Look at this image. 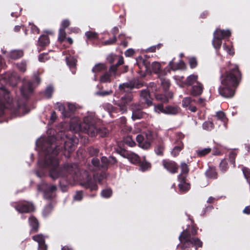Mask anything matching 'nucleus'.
I'll return each instance as SVG.
<instances>
[{"mask_svg":"<svg viewBox=\"0 0 250 250\" xmlns=\"http://www.w3.org/2000/svg\"><path fill=\"white\" fill-rule=\"evenodd\" d=\"M198 76L196 75H191L189 76L186 80V84L188 85H192L195 83H197Z\"/></svg>","mask_w":250,"mask_h":250,"instance_id":"72a5a7b5","label":"nucleus"},{"mask_svg":"<svg viewBox=\"0 0 250 250\" xmlns=\"http://www.w3.org/2000/svg\"><path fill=\"white\" fill-rule=\"evenodd\" d=\"M98 122V119L93 113H90L84 117L83 124H81L79 118H72L71 119L70 128L75 132H84L92 137L97 135H99L102 137H104L108 133V131L105 127L98 129L96 127Z\"/></svg>","mask_w":250,"mask_h":250,"instance_id":"7ed1b4c3","label":"nucleus"},{"mask_svg":"<svg viewBox=\"0 0 250 250\" xmlns=\"http://www.w3.org/2000/svg\"><path fill=\"white\" fill-rule=\"evenodd\" d=\"M220 170L223 171H226L228 169V164L225 160H222L220 164Z\"/></svg>","mask_w":250,"mask_h":250,"instance_id":"6e6d98bb","label":"nucleus"},{"mask_svg":"<svg viewBox=\"0 0 250 250\" xmlns=\"http://www.w3.org/2000/svg\"><path fill=\"white\" fill-rule=\"evenodd\" d=\"M66 62L70 68H73L76 65L77 60L74 56L70 55L66 58Z\"/></svg>","mask_w":250,"mask_h":250,"instance_id":"c756f323","label":"nucleus"},{"mask_svg":"<svg viewBox=\"0 0 250 250\" xmlns=\"http://www.w3.org/2000/svg\"><path fill=\"white\" fill-rule=\"evenodd\" d=\"M139 59H140V60L141 62H139V59L136 60V61H137V64H138V66H139L140 68H141V65H140V63H141V62H142L143 65V66H144V67H145V70H146H146H148V65H147V62H146V61H145L144 60H143V59H142V58H140Z\"/></svg>","mask_w":250,"mask_h":250,"instance_id":"13d9d810","label":"nucleus"},{"mask_svg":"<svg viewBox=\"0 0 250 250\" xmlns=\"http://www.w3.org/2000/svg\"><path fill=\"white\" fill-rule=\"evenodd\" d=\"M179 239L183 243L181 247L182 250H185L190 246L202 247V242L198 238L191 237L190 234L187 230H184L179 237Z\"/></svg>","mask_w":250,"mask_h":250,"instance_id":"0eeeda50","label":"nucleus"},{"mask_svg":"<svg viewBox=\"0 0 250 250\" xmlns=\"http://www.w3.org/2000/svg\"><path fill=\"white\" fill-rule=\"evenodd\" d=\"M56 189V186L48 185L45 183H42L38 186V190L43 192L44 197L46 199H50L53 197L54 192Z\"/></svg>","mask_w":250,"mask_h":250,"instance_id":"9b49d317","label":"nucleus"},{"mask_svg":"<svg viewBox=\"0 0 250 250\" xmlns=\"http://www.w3.org/2000/svg\"><path fill=\"white\" fill-rule=\"evenodd\" d=\"M216 117L217 119L220 120L223 123H225L226 117L225 113L223 111H218L216 112ZM223 125L225 127H226V125L225 123H223Z\"/></svg>","mask_w":250,"mask_h":250,"instance_id":"e433bc0d","label":"nucleus"},{"mask_svg":"<svg viewBox=\"0 0 250 250\" xmlns=\"http://www.w3.org/2000/svg\"><path fill=\"white\" fill-rule=\"evenodd\" d=\"M213 127V124L210 121L205 122L203 124V128L208 131L212 130Z\"/></svg>","mask_w":250,"mask_h":250,"instance_id":"a19ab883","label":"nucleus"},{"mask_svg":"<svg viewBox=\"0 0 250 250\" xmlns=\"http://www.w3.org/2000/svg\"><path fill=\"white\" fill-rule=\"evenodd\" d=\"M211 151V148L209 147L205 148L202 149H198L196 150V153L199 156H204L209 153Z\"/></svg>","mask_w":250,"mask_h":250,"instance_id":"c9c22d12","label":"nucleus"},{"mask_svg":"<svg viewBox=\"0 0 250 250\" xmlns=\"http://www.w3.org/2000/svg\"><path fill=\"white\" fill-rule=\"evenodd\" d=\"M50 42L48 37L46 35H42L38 41V44L41 46H45Z\"/></svg>","mask_w":250,"mask_h":250,"instance_id":"cd10ccee","label":"nucleus"},{"mask_svg":"<svg viewBox=\"0 0 250 250\" xmlns=\"http://www.w3.org/2000/svg\"><path fill=\"white\" fill-rule=\"evenodd\" d=\"M229 71L221 75V85L219 87V93L226 98H231L234 94V88L238 84L241 74L237 65H230Z\"/></svg>","mask_w":250,"mask_h":250,"instance_id":"20e7f679","label":"nucleus"},{"mask_svg":"<svg viewBox=\"0 0 250 250\" xmlns=\"http://www.w3.org/2000/svg\"><path fill=\"white\" fill-rule=\"evenodd\" d=\"M161 65L160 63L158 62H153L151 64V71L155 73L159 72Z\"/></svg>","mask_w":250,"mask_h":250,"instance_id":"37998d69","label":"nucleus"},{"mask_svg":"<svg viewBox=\"0 0 250 250\" xmlns=\"http://www.w3.org/2000/svg\"><path fill=\"white\" fill-rule=\"evenodd\" d=\"M23 55V51L22 50H13L11 51L9 54V57L13 60H17L21 57Z\"/></svg>","mask_w":250,"mask_h":250,"instance_id":"4be33fe9","label":"nucleus"},{"mask_svg":"<svg viewBox=\"0 0 250 250\" xmlns=\"http://www.w3.org/2000/svg\"><path fill=\"white\" fill-rule=\"evenodd\" d=\"M85 34L87 38L89 39H95L97 38L98 35L96 32L88 31Z\"/></svg>","mask_w":250,"mask_h":250,"instance_id":"864d4df0","label":"nucleus"},{"mask_svg":"<svg viewBox=\"0 0 250 250\" xmlns=\"http://www.w3.org/2000/svg\"><path fill=\"white\" fill-rule=\"evenodd\" d=\"M54 136L41 137L36 141V145L40 150L38 166L40 168L36 171L38 177L41 178L48 171L49 176L54 180L61 178L60 185L62 190L65 192L67 186L62 184V179L66 178L67 183L72 184L76 175L80 176L79 168L75 164H65L62 167H59L57 154L60 147L55 143Z\"/></svg>","mask_w":250,"mask_h":250,"instance_id":"f257e3e1","label":"nucleus"},{"mask_svg":"<svg viewBox=\"0 0 250 250\" xmlns=\"http://www.w3.org/2000/svg\"><path fill=\"white\" fill-rule=\"evenodd\" d=\"M223 48L229 54L233 55L234 54V49L232 47L229 48L226 43L223 44Z\"/></svg>","mask_w":250,"mask_h":250,"instance_id":"bf43d9fd","label":"nucleus"},{"mask_svg":"<svg viewBox=\"0 0 250 250\" xmlns=\"http://www.w3.org/2000/svg\"><path fill=\"white\" fill-rule=\"evenodd\" d=\"M140 97L142 104L132 105L131 109L132 111V119L133 120L142 118L144 113L142 111V109L146 107V104L147 106L152 105V98L147 89L141 91Z\"/></svg>","mask_w":250,"mask_h":250,"instance_id":"423d86ee","label":"nucleus"},{"mask_svg":"<svg viewBox=\"0 0 250 250\" xmlns=\"http://www.w3.org/2000/svg\"><path fill=\"white\" fill-rule=\"evenodd\" d=\"M117 71L116 65H111L108 71H105L100 78V82L102 83H108L119 75Z\"/></svg>","mask_w":250,"mask_h":250,"instance_id":"9d476101","label":"nucleus"},{"mask_svg":"<svg viewBox=\"0 0 250 250\" xmlns=\"http://www.w3.org/2000/svg\"><path fill=\"white\" fill-rule=\"evenodd\" d=\"M133 97L131 95L122 97L118 102H114V104L119 106L120 110L122 113L127 111V107L132 101Z\"/></svg>","mask_w":250,"mask_h":250,"instance_id":"f8f14e48","label":"nucleus"},{"mask_svg":"<svg viewBox=\"0 0 250 250\" xmlns=\"http://www.w3.org/2000/svg\"><path fill=\"white\" fill-rule=\"evenodd\" d=\"M116 162V160L113 157H110L109 159L105 157H102L101 162L97 158H93L91 162L94 167L93 168L90 167L89 169L90 170H95L100 168L105 169L107 168L109 163L114 164Z\"/></svg>","mask_w":250,"mask_h":250,"instance_id":"1a4fd4ad","label":"nucleus"},{"mask_svg":"<svg viewBox=\"0 0 250 250\" xmlns=\"http://www.w3.org/2000/svg\"><path fill=\"white\" fill-rule=\"evenodd\" d=\"M32 83L24 81L21 88V93L23 100L14 102L7 89L2 86L0 89V117L4 114L9 113L12 118L21 116L29 112L25 103V100L33 90Z\"/></svg>","mask_w":250,"mask_h":250,"instance_id":"f03ea898","label":"nucleus"},{"mask_svg":"<svg viewBox=\"0 0 250 250\" xmlns=\"http://www.w3.org/2000/svg\"><path fill=\"white\" fill-rule=\"evenodd\" d=\"M56 109L61 111L62 115L64 118H70V115L68 112H66V108L63 104L61 103L56 104Z\"/></svg>","mask_w":250,"mask_h":250,"instance_id":"393cba45","label":"nucleus"},{"mask_svg":"<svg viewBox=\"0 0 250 250\" xmlns=\"http://www.w3.org/2000/svg\"><path fill=\"white\" fill-rule=\"evenodd\" d=\"M68 110H66V112H68L71 117L72 113L74 112L76 109V106L74 104L68 103L67 104Z\"/></svg>","mask_w":250,"mask_h":250,"instance_id":"de8ad7c7","label":"nucleus"},{"mask_svg":"<svg viewBox=\"0 0 250 250\" xmlns=\"http://www.w3.org/2000/svg\"><path fill=\"white\" fill-rule=\"evenodd\" d=\"M112 190L110 188H106L105 189H104L101 192V196L104 198H109L112 195Z\"/></svg>","mask_w":250,"mask_h":250,"instance_id":"c03bdc74","label":"nucleus"},{"mask_svg":"<svg viewBox=\"0 0 250 250\" xmlns=\"http://www.w3.org/2000/svg\"><path fill=\"white\" fill-rule=\"evenodd\" d=\"M52 206L51 205V204H48V205H47L43 211V215L44 216H47L50 213V212L51 211V210H52Z\"/></svg>","mask_w":250,"mask_h":250,"instance_id":"5fc2aeb1","label":"nucleus"},{"mask_svg":"<svg viewBox=\"0 0 250 250\" xmlns=\"http://www.w3.org/2000/svg\"><path fill=\"white\" fill-rule=\"evenodd\" d=\"M206 176L208 178L215 179L217 178V173L213 167H209L206 172Z\"/></svg>","mask_w":250,"mask_h":250,"instance_id":"7c9ffc66","label":"nucleus"},{"mask_svg":"<svg viewBox=\"0 0 250 250\" xmlns=\"http://www.w3.org/2000/svg\"><path fill=\"white\" fill-rule=\"evenodd\" d=\"M29 223L31 227V230L35 232L37 231L38 229L39 224L36 218L33 216L29 217Z\"/></svg>","mask_w":250,"mask_h":250,"instance_id":"a878e982","label":"nucleus"},{"mask_svg":"<svg viewBox=\"0 0 250 250\" xmlns=\"http://www.w3.org/2000/svg\"><path fill=\"white\" fill-rule=\"evenodd\" d=\"M180 109L177 106L168 105L165 107V114L175 115L180 112Z\"/></svg>","mask_w":250,"mask_h":250,"instance_id":"5701e85b","label":"nucleus"},{"mask_svg":"<svg viewBox=\"0 0 250 250\" xmlns=\"http://www.w3.org/2000/svg\"><path fill=\"white\" fill-rule=\"evenodd\" d=\"M136 139L140 147L147 149L149 148L150 146L152 137L151 134L149 133L146 135V140L144 137L141 134L138 135Z\"/></svg>","mask_w":250,"mask_h":250,"instance_id":"ddd939ff","label":"nucleus"},{"mask_svg":"<svg viewBox=\"0 0 250 250\" xmlns=\"http://www.w3.org/2000/svg\"><path fill=\"white\" fill-rule=\"evenodd\" d=\"M150 167L151 164L146 161L142 162L140 166V169L142 171H145L148 170L150 168Z\"/></svg>","mask_w":250,"mask_h":250,"instance_id":"ea45409f","label":"nucleus"},{"mask_svg":"<svg viewBox=\"0 0 250 250\" xmlns=\"http://www.w3.org/2000/svg\"><path fill=\"white\" fill-rule=\"evenodd\" d=\"M169 65L171 70L175 71L183 68L185 66V63L182 61H180L178 63H175L172 60L169 62Z\"/></svg>","mask_w":250,"mask_h":250,"instance_id":"bb28decb","label":"nucleus"},{"mask_svg":"<svg viewBox=\"0 0 250 250\" xmlns=\"http://www.w3.org/2000/svg\"><path fill=\"white\" fill-rule=\"evenodd\" d=\"M156 99L163 103H167L169 99L172 98L173 94L170 92H166L164 94H157L155 95Z\"/></svg>","mask_w":250,"mask_h":250,"instance_id":"412c9836","label":"nucleus"},{"mask_svg":"<svg viewBox=\"0 0 250 250\" xmlns=\"http://www.w3.org/2000/svg\"><path fill=\"white\" fill-rule=\"evenodd\" d=\"M181 173L182 175H185L188 173L189 168L188 165L185 163L182 162L181 164Z\"/></svg>","mask_w":250,"mask_h":250,"instance_id":"4c0bfd02","label":"nucleus"},{"mask_svg":"<svg viewBox=\"0 0 250 250\" xmlns=\"http://www.w3.org/2000/svg\"><path fill=\"white\" fill-rule=\"evenodd\" d=\"M31 31L34 34H39V29L34 24H30Z\"/></svg>","mask_w":250,"mask_h":250,"instance_id":"774afa93","label":"nucleus"},{"mask_svg":"<svg viewBox=\"0 0 250 250\" xmlns=\"http://www.w3.org/2000/svg\"><path fill=\"white\" fill-rule=\"evenodd\" d=\"M80 176L76 175V177L74 178L75 180H80V184L86 188H88L90 191L96 190L98 189V186L96 181L99 183L105 177V174L102 173L100 174H96L93 175V179L90 177V175L86 170H80L79 169Z\"/></svg>","mask_w":250,"mask_h":250,"instance_id":"39448f33","label":"nucleus"},{"mask_svg":"<svg viewBox=\"0 0 250 250\" xmlns=\"http://www.w3.org/2000/svg\"><path fill=\"white\" fill-rule=\"evenodd\" d=\"M66 33L65 29L63 28H60L59 30L58 40L60 42H62L65 38Z\"/></svg>","mask_w":250,"mask_h":250,"instance_id":"09e8293b","label":"nucleus"},{"mask_svg":"<svg viewBox=\"0 0 250 250\" xmlns=\"http://www.w3.org/2000/svg\"><path fill=\"white\" fill-rule=\"evenodd\" d=\"M203 91V86L201 83L197 82L196 85L192 87L191 93L192 95L196 96L200 95Z\"/></svg>","mask_w":250,"mask_h":250,"instance_id":"b1692460","label":"nucleus"},{"mask_svg":"<svg viewBox=\"0 0 250 250\" xmlns=\"http://www.w3.org/2000/svg\"><path fill=\"white\" fill-rule=\"evenodd\" d=\"M106 67L104 63H98L92 69V72L96 73L105 70Z\"/></svg>","mask_w":250,"mask_h":250,"instance_id":"2f4dec72","label":"nucleus"},{"mask_svg":"<svg viewBox=\"0 0 250 250\" xmlns=\"http://www.w3.org/2000/svg\"><path fill=\"white\" fill-rule=\"evenodd\" d=\"M161 85L163 86L165 90H167L170 85V82L169 81L165 78H160Z\"/></svg>","mask_w":250,"mask_h":250,"instance_id":"79ce46f5","label":"nucleus"},{"mask_svg":"<svg viewBox=\"0 0 250 250\" xmlns=\"http://www.w3.org/2000/svg\"><path fill=\"white\" fill-rule=\"evenodd\" d=\"M3 79L12 86H15L17 83L19 78L16 72L7 73L3 76Z\"/></svg>","mask_w":250,"mask_h":250,"instance_id":"dca6fc26","label":"nucleus"},{"mask_svg":"<svg viewBox=\"0 0 250 250\" xmlns=\"http://www.w3.org/2000/svg\"><path fill=\"white\" fill-rule=\"evenodd\" d=\"M236 154L235 152L232 151L230 152L229 154V158L230 162L234 166L235 165V158L236 157Z\"/></svg>","mask_w":250,"mask_h":250,"instance_id":"680f3d73","label":"nucleus"},{"mask_svg":"<svg viewBox=\"0 0 250 250\" xmlns=\"http://www.w3.org/2000/svg\"><path fill=\"white\" fill-rule=\"evenodd\" d=\"M164 151V146L162 145H159L155 149V153L158 155H162Z\"/></svg>","mask_w":250,"mask_h":250,"instance_id":"603ef678","label":"nucleus"},{"mask_svg":"<svg viewBox=\"0 0 250 250\" xmlns=\"http://www.w3.org/2000/svg\"><path fill=\"white\" fill-rule=\"evenodd\" d=\"M194 101L190 97H186L183 99L182 101V106L185 108L186 109L188 108L191 104H192V102Z\"/></svg>","mask_w":250,"mask_h":250,"instance_id":"f704fd0d","label":"nucleus"},{"mask_svg":"<svg viewBox=\"0 0 250 250\" xmlns=\"http://www.w3.org/2000/svg\"><path fill=\"white\" fill-rule=\"evenodd\" d=\"M231 34V33L229 30H224L217 28L214 31L212 43L213 47L217 50V54L218 50L220 49L222 45V40L225 38H229Z\"/></svg>","mask_w":250,"mask_h":250,"instance_id":"6e6552de","label":"nucleus"},{"mask_svg":"<svg viewBox=\"0 0 250 250\" xmlns=\"http://www.w3.org/2000/svg\"><path fill=\"white\" fill-rule=\"evenodd\" d=\"M190 67L193 68L197 65V61L194 58H191L189 60Z\"/></svg>","mask_w":250,"mask_h":250,"instance_id":"e2e57ef3","label":"nucleus"},{"mask_svg":"<svg viewBox=\"0 0 250 250\" xmlns=\"http://www.w3.org/2000/svg\"><path fill=\"white\" fill-rule=\"evenodd\" d=\"M136 84L133 82H129L124 83L119 85V88L121 92H128L132 88L136 87Z\"/></svg>","mask_w":250,"mask_h":250,"instance_id":"aec40b11","label":"nucleus"},{"mask_svg":"<svg viewBox=\"0 0 250 250\" xmlns=\"http://www.w3.org/2000/svg\"><path fill=\"white\" fill-rule=\"evenodd\" d=\"M83 197V193L82 191H78L76 193L75 195L74 196V199L76 201H80Z\"/></svg>","mask_w":250,"mask_h":250,"instance_id":"052dcab7","label":"nucleus"},{"mask_svg":"<svg viewBox=\"0 0 250 250\" xmlns=\"http://www.w3.org/2000/svg\"><path fill=\"white\" fill-rule=\"evenodd\" d=\"M124 142L125 144L131 147L134 146L135 145V142L130 136H127L124 139Z\"/></svg>","mask_w":250,"mask_h":250,"instance_id":"49530a36","label":"nucleus"},{"mask_svg":"<svg viewBox=\"0 0 250 250\" xmlns=\"http://www.w3.org/2000/svg\"><path fill=\"white\" fill-rule=\"evenodd\" d=\"M26 62L24 61H22L19 63H17V66L18 69L22 72H24L26 70Z\"/></svg>","mask_w":250,"mask_h":250,"instance_id":"58836bf2","label":"nucleus"},{"mask_svg":"<svg viewBox=\"0 0 250 250\" xmlns=\"http://www.w3.org/2000/svg\"><path fill=\"white\" fill-rule=\"evenodd\" d=\"M48 60V55L46 54H40L39 56V61L41 62H44Z\"/></svg>","mask_w":250,"mask_h":250,"instance_id":"0e129e2a","label":"nucleus"},{"mask_svg":"<svg viewBox=\"0 0 250 250\" xmlns=\"http://www.w3.org/2000/svg\"><path fill=\"white\" fill-rule=\"evenodd\" d=\"M186 175L179 174L178 176V180L180 182V183L179 184V187L180 190L183 192L188 190L190 188L189 184L186 182Z\"/></svg>","mask_w":250,"mask_h":250,"instance_id":"6ab92c4d","label":"nucleus"},{"mask_svg":"<svg viewBox=\"0 0 250 250\" xmlns=\"http://www.w3.org/2000/svg\"><path fill=\"white\" fill-rule=\"evenodd\" d=\"M33 239L38 243L39 247H41L42 245L45 244V236H43L42 234H37L32 237Z\"/></svg>","mask_w":250,"mask_h":250,"instance_id":"c85d7f7f","label":"nucleus"},{"mask_svg":"<svg viewBox=\"0 0 250 250\" xmlns=\"http://www.w3.org/2000/svg\"><path fill=\"white\" fill-rule=\"evenodd\" d=\"M12 206L18 212L21 213L29 212L34 210L33 205L27 202L20 203L18 204L14 203Z\"/></svg>","mask_w":250,"mask_h":250,"instance_id":"4468645a","label":"nucleus"},{"mask_svg":"<svg viewBox=\"0 0 250 250\" xmlns=\"http://www.w3.org/2000/svg\"><path fill=\"white\" fill-rule=\"evenodd\" d=\"M70 25V21L67 20H64L62 21L61 23V28H63L65 29L66 27L69 26Z\"/></svg>","mask_w":250,"mask_h":250,"instance_id":"69168bd1","label":"nucleus"},{"mask_svg":"<svg viewBox=\"0 0 250 250\" xmlns=\"http://www.w3.org/2000/svg\"><path fill=\"white\" fill-rule=\"evenodd\" d=\"M54 89L53 87L49 85L47 87L46 89L44 91V95L47 98H50L51 97L52 94L53 93Z\"/></svg>","mask_w":250,"mask_h":250,"instance_id":"a18cd8bd","label":"nucleus"},{"mask_svg":"<svg viewBox=\"0 0 250 250\" xmlns=\"http://www.w3.org/2000/svg\"><path fill=\"white\" fill-rule=\"evenodd\" d=\"M163 165L164 167L170 172L174 173L177 172L178 167L174 162L163 160Z\"/></svg>","mask_w":250,"mask_h":250,"instance_id":"a211bd4d","label":"nucleus"},{"mask_svg":"<svg viewBox=\"0 0 250 250\" xmlns=\"http://www.w3.org/2000/svg\"><path fill=\"white\" fill-rule=\"evenodd\" d=\"M117 151L122 156L126 158L132 163H137L139 160L138 155L133 152L121 148L117 150Z\"/></svg>","mask_w":250,"mask_h":250,"instance_id":"2eb2a0df","label":"nucleus"},{"mask_svg":"<svg viewBox=\"0 0 250 250\" xmlns=\"http://www.w3.org/2000/svg\"><path fill=\"white\" fill-rule=\"evenodd\" d=\"M112 93H113V91L112 90H108L97 91L96 94L97 95L102 96V97H104V96L111 95Z\"/></svg>","mask_w":250,"mask_h":250,"instance_id":"8fccbe9b","label":"nucleus"},{"mask_svg":"<svg viewBox=\"0 0 250 250\" xmlns=\"http://www.w3.org/2000/svg\"><path fill=\"white\" fill-rule=\"evenodd\" d=\"M154 110L157 113H165V107H164L163 104H158L154 107Z\"/></svg>","mask_w":250,"mask_h":250,"instance_id":"4d7b16f0","label":"nucleus"},{"mask_svg":"<svg viewBox=\"0 0 250 250\" xmlns=\"http://www.w3.org/2000/svg\"><path fill=\"white\" fill-rule=\"evenodd\" d=\"M134 50L133 49L129 48L126 50L125 52V55L126 57H131L134 54Z\"/></svg>","mask_w":250,"mask_h":250,"instance_id":"338daca9","label":"nucleus"},{"mask_svg":"<svg viewBox=\"0 0 250 250\" xmlns=\"http://www.w3.org/2000/svg\"><path fill=\"white\" fill-rule=\"evenodd\" d=\"M178 144V146H175L174 147L171 152V154L174 156H177L183 148V145L181 142H180Z\"/></svg>","mask_w":250,"mask_h":250,"instance_id":"473e14b6","label":"nucleus"},{"mask_svg":"<svg viewBox=\"0 0 250 250\" xmlns=\"http://www.w3.org/2000/svg\"><path fill=\"white\" fill-rule=\"evenodd\" d=\"M78 140L76 138H70L67 139L64 142V149L70 153L74 150L75 146L77 144Z\"/></svg>","mask_w":250,"mask_h":250,"instance_id":"f3484780","label":"nucleus"},{"mask_svg":"<svg viewBox=\"0 0 250 250\" xmlns=\"http://www.w3.org/2000/svg\"><path fill=\"white\" fill-rule=\"evenodd\" d=\"M243 173L245 178L247 179V181L249 182L250 181V169L246 167H244L242 168Z\"/></svg>","mask_w":250,"mask_h":250,"instance_id":"3c124183","label":"nucleus"}]
</instances>
